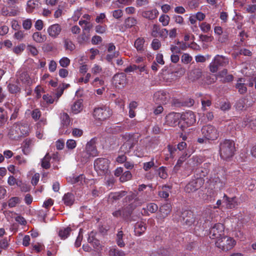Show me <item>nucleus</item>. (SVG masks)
Returning a JSON list of instances; mask_svg holds the SVG:
<instances>
[{
    "mask_svg": "<svg viewBox=\"0 0 256 256\" xmlns=\"http://www.w3.org/2000/svg\"><path fill=\"white\" fill-rule=\"evenodd\" d=\"M136 142L134 139L131 137L130 138L120 147V150L124 152H129L130 150L134 147Z\"/></svg>",
    "mask_w": 256,
    "mask_h": 256,
    "instance_id": "412c9836",
    "label": "nucleus"
},
{
    "mask_svg": "<svg viewBox=\"0 0 256 256\" xmlns=\"http://www.w3.org/2000/svg\"><path fill=\"white\" fill-rule=\"evenodd\" d=\"M34 27L36 30H42L44 27V23L42 20H37L35 22Z\"/></svg>",
    "mask_w": 256,
    "mask_h": 256,
    "instance_id": "774afa93",
    "label": "nucleus"
},
{
    "mask_svg": "<svg viewBox=\"0 0 256 256\" xmlns=\"http://www.w3.org/2000/svg\"><path fill=\"white\" fill-rule=\"evenodd\" d=\"M212 182L214 183V188L218 189L222 188L226 184L224 178L220 179L218 176L212 178Z\"/></svg>",
    "mask_w": 256,
    "mask_h": 256,
    "instance_id": "c756f323",
    "label": "nucleus"
},
{
    "mask_svg": "<svg viewBox=\"0 0 256 256\" xmlns=\"http://www.w3.org/2000/svg\"><path fill=\"white\" fill-rule=\"evenodd\" d=\"M71 230L70 227L62 228L59 230L58 236L62 239L64 240L70 235Z\"/></svg>",
    "mask_w": 256,
    "mask_h": 256,
    "instance_id": "4c0bfd02",
    "label": "nucleus"
},
{
    "mask_svg": "<svg viewBox=\"0 0 256 256\" xmlns=\"http://www.w3.org/2000/svg\"><path fill=\"white\" fill-rule=\"evenodd\" d=\"M62 202L66 206H72L74 202V196L70 192L65 194L62 197Z\"/></svg>",
    "mask_w": 256,
    "mask_h": 256,
    "instance_id": "393cba45",
    "label": "nucleus"
},
{
    "mask_svg": "<svg viewBox=\"0 0 256 256\" xmlns=\"http://www.w3.org/2000/svg\"><path fill=\"white\" fill-rule=\"evenodd\" d=\"M204 179L195 178L190 181L185 187L186 192H192L200 189L204 184Z\"/></svg>",
    "mask_w": 256,
    "mask_h": 256,
    "instance_id": "f8f14e48",
    "label": "nucleus"
},
{
    "mask_svg": "<svg viewBox=\"0 0 256 256\" xmlns=\"http://www.w3.org/2000/svg\"><path fill=\"white\" fill-rule=\"evenodd\" d=\"M126 193L124 191H122L118 192H115L110 194V198L113 199L114 200H118L122 196L126 195Z\"/></svg>",
    "mask_w": 256,
    "mask_h": 256,
    "instance_id": "37998d69",
    "label": "nucleus"
},
{
    "mask_svg": "<svg viewBox=\"0 0 256 256\" xmlns=\"http://www.w3.org/2000/svg\"><path fill=\"white\" fill-rule=\"evenodd\" d=\"M62 30L61 26L58 24H55L49 26L47 29L48 36L52 38H57Z\"/></svg>",
    "mask_w": 256,
    "mask_h": 256,
    "instance_id": "f3484780",
    "label": "nucleus"
},
{
    "mask_svg": "<svg viewBox=\"0 0 256 256\" xmlns=\"http://www.w3.org/2000/svg\"><path fill=\"white\" fill-rule=\"evenodd\" d=\"M82 109V102L80 100L75 102L71 106V110L74 114L79 113Z\"/></svg>",
    "mask_w": 256,
    "mask_h": 256,
    "instance_id": "c9c22d12",
    "label": "nucleus"
},
{
    "mask_svg": "<svg viewBox=\"0 0 256 256\" xmlns=\"http://www.w3.org/2000/svg\"><path fill=\"white\" fill-rule=\"evenodd\" d=\"M224 226L220 223L215 224L210 229L208 236L211 239H218L224 236Z\"/></svg>",
    "mask_w": 256,
    "mask_h": 256,
    "instance_id": "9d476101",
    "label": "nucleus"
},
{
    "mask_svg": "<svg viewBox=\"0 0 256 256\" xmlns=\"http://www.w3.org/2000/svg\"><path fill=\"white\" fill-rule=\"evenodd\" d=\"M236 151L235 143L230 140L226 139L220 142L219 154L221 158L227 160L232 158Z\"/></svg>",
    "mask_w": 256,
    "mask_h": 256,
    "instance_id": "f03ea898",
    "label": "nucleus"
},
{
    "mask_svg": "<svg viewBox=\"0 0 256 256\" xmlns=\"http://www.w3.org/2000/svg\"><path fill=\"white\" fill-rule=\"evenodd\" d=\"M63 42L66 50L72 51L76 48L75 45L74 44L72 41L68 38H64L63 39Z\"/></svg>",
    "mask_w": 256,
    "mask_h": 256,
    "instance_id": "ea45409f",
    "label": "nucleus"
},
{
    "mask_svg": "<svg viewBox=\"0 0 256 256\" xmlns=\"http://www.w3.org/2000/svg\"><path fill=\"white\" fill-rule=\"evenodd\" d=\"M144 42L145 40L143 38H138L135 40L134 46L135 48L136 49L137 51L140 52H144Z\"/></svg>",
    "mask_w": 256,
    "mask_h": 256,
    "instance_id": "c85d7f7f",
    "label": "nucleus"
},
{
    "mask_svg": "<svg viewBox=\"0 0 256 256\" xmlns=\"http://www.w3.org/2000/svg\"><path fill=\"white\" fill-rule=\"evenodd\" d=\"M208 172V169L203 168H196L195 171V178L204 179V178L207 175Z\"/></svg>",
    "mask_w": 256,
    "mask_h": 256,
    "instance_id": "2f4dec72",
    "label": "nucleus"
},
{
    "mask_svg": "<svg viewBox=\"0 0 256 256\" xmlns=\"http://www.w3.org/2000/svg\"><path fill=\"white\" fill-rule=\"evenodd\" d=\"M32 37L33 40L38 43H42L46 40V36L38 32H34Z\"/></svg>",
    "mask_w": 256,
    "mask_h": 256,
    "instance_id": "473e14b6",
    "label": "nucleus"
},
{
    "mask_svg": "<svg viewBox=\"0 0 256 256\" xmlns=\"http://www.w3.org/2000/svg\"><path fill=\"white\" fill-rule=\"evenodd\" d=\"M171 210L172 206L168 202L164 204L160 208V211L163 218L167 216L170 213Z\"/></svg>",
    "mask_w": 256,
    "mask_h": 256,
    "instance_id": "bb28decb",
    "label": "nucleus"
},
{
    "mask_svg": "<svg viewBox=\"0 0 256 256\" xmlns=\"http://www.w3.org/2000/svg\"><path fill=\"white\" fill-rule=\"evenodd\" d=\"M85 150L88 152L92 157L97 155V150L96 146H94V142L92 140H91L87 143Z\"/></svg>",
    "mask_w": 256,
    "mask_h": 256,
    "instance_id": "a878e982",
    "label": "nucleus"
},
{
    "mask_svg": "<svg viewBox=\"0 0 256 256\" xmlns=\"http://www.w3.org/2000/svg\"><path fill=\"white\" fill-rule=\"evenodd\" d=\"M146 210L150 213H154L158 210V206L154 203H150L147 205Z\"/></svg>",
    "mask_w": 256,
    "mask_h": 256,
    "instance_id": "09e8293b",
    "label": "nucleus"
},
{
    "mask_svg": "<svg viewBox=\"0 0 256 256\" xmlns=\"http://www.w3.org/2000/svg\"><path fill=\"white\" fill-rule=\"evenodd\" d=\"M236 88L238 89V92L240 94H244L246 92L247 88L245 84V80L244 78H240L237 80Z\"/></svg>",
    "mask_w": 256,
    "mask_h": 256,
    "instance_id": "5701e85b",
    "label": "nucleus"
},
{
    "mask_svg": "<svg viewBox=\"0 0 256 256\" xmlns=\"http://www.w3.org/2000/svg\"><path fill=\"white\" fill-rule=\"evenodd\" d=\"M186 121V122L190 124H192L195 123L196 116L194 113L192 111L186 112L184 114L182 115L181 118Z\"/></svg>",
    "mask_w": 256,
    "mask_h": 256,
    "instance_id": "b1692460",
    "label": "nucleus"
},
{
    "mask_svg": "<svg viewBox=\"0 0 256 256\" xmlns=\"http://www.w3.org/2000/svg\"><path fill=\"white\" fill-rule=\"evenodd\" d=\"M60 119L61 124L64 127H68L71 122V120L68 114L65 112L60 113Z\"/></svg>",
    "mask_w": 256,
    "mask_h": 256,
    "instance_id": "cd10ccee",
    "label": "nucleus"
},
{
    "mask_svg": "<svg viewBox=\"0 0 256 256\" xmlns=\"http://www.w3.org/2000/svg\"><path fill=\"white\" fill-rule=\"evenodd\" d=\"M148 200V198H145L144 200H141L139 198H136L134 202L132 204V206L136 208L138 206H141L146 200Z\"/></svg>",
    "mask_w": 256,
    "mask_h": 256,
    "instance_id": "13d9d810",
    "label": "nucleus"
},
{
    "mask_svg": "<svg viewBox=\"0 0 256 256\" xmlns=\"http://www.w3.org/2000/svg\"><path fill=\"white\" fill-rule=\"evenodd\" d=\"M110 256H125L124 252L122 250L116 248H112L109 252Z\"/></svg>",
    "mask_w": 256,
    "mask_h": 256,
    "instance_id": "79ce46f5",
    "label": "nucleus"
},
{
    "mask_svg": "<svg viewBox=\"0 0 256 256\" xmlns=\"http://www.w3.org/2000/svg\"><path fill=\"white\" fill-rule=\"evenodd\" d=\"M109 161L106 158H98L94 160V168L100 176L106 174L109 172Z\"/></svg>",
    "mask_w": 256,
    "mask_h": 256,
    "instance_id": "39448f33",
    "label": "nucleus"
},
{
    "mask_svg": "<svg viewBox=\"0 0 256 256\" xmlns=\"http://www.w3.org/2000/svg\"><path fill=\"white\" fill-rule=\"evenodd\" d=\"M229 63L228 58L222 55H216L210 63L208 68L211 72H218L220 67H224Z\"/></svg>",
    "mask_w": 256,
    "mask_h": 256,
    "instance_id": "20e7f679",
    "label": "nucleus"
},
{
    "mask_svg": "<svg viewBox=\"0 0 256 256\" xmlns=\"http://www.w3.org/2000/svg\"><path fill=\"white\" fill-rule=\"evenodd\" d=\"M235 240L232 238L222 236L217 239L215 242L216 247L224 251H228L235 245Z\"/></svg>",
    "mask_w": 256,
    "mask_h": 256,
    "instance_id": "0eeeda50",
    "label": "nucleus"
},
{
    "mask_svg": "<svg viewBox=\"0 0 256 256\" xmlns=\"http://www.w3.org/2000/svg\"><path fill=\"white\" fill-rule=\"evenodd\" d=\"M29 128L26 124L16 123L9 130L8 135L10 138L18 140L28 133Z\"/></svg>",
    "mask_w": 256,
    "mask_h": 256,
    "instance_id": "7ed1b4c3",
    "label": "nucleus"
},
{
    "mask_svg": "<svg viewBox=\"0 0 256 256\" xmlns=\"http://www.w3.org/2000/svg\"><path fill=\"white\" fill-rule=\"evenodd\" d=\"M112 114V111L110 108L103 105L96 108L93 112L94 116L100 120H104L109 118Z\"/></svg>",
    "mask_w": 256,
    "mask_h": 256,
    "instance_id": "423d86ee",
    "label": "nucleus"
},
{
    "mask_svg": "<svg viewBox=\"0 0 256 256\" xmlns=\"http://www.w3.org/2000/svg\"><path fill=\"white\" fill-rule=\"evenodd\" d=\"M182 117L180 113L170 112L166 116L165 124L170 126H175L180 122V120Z\"/></svg>",
    "mask_w": 256,
    "mask_h": 256,
    "instance_id": "4468645a",
    "label": "nucleus"
},
{
    "mask_svg": "<svg viewBox=\"0 0 256 256\" xmlns=\"http://www.w3.org/2000/svg\"><path fill=\"white\" fill-rule=\"evenodd\" d=\"M124 234L122 230H119L116 234V242L118 246L120 248L125 246V243L123 240Z\"/></svg>",
    "mask_w": 256,
    "mask_h": 256,
    "instance_id": "a19ab883",
    "label": "nucleus"
},
{
    "mask_svg": "<svg viewBox=\"0 0 256 256\" xmlns=\"http://www.w3.org/2000/svg\"><path fill=\"white\" fill-rule=\"evenodd\" d=\"M33 140L30 138H26L24 142L22 151L25 154L30 152V147L33 145Z\"/></svg>",
    "mask_w": 256,
    "mask_h": 256,
    "instance_id": "f704fd0d",
    "label": "nucleus"
},
{
    "mask_svg": "<svg viewBox=\"0 0 256 256\" xmlns=\"http://www.w3.org/2000/svg\"><path fill=\"white\" fill-rule=\"evenodd\" d=\"M8 91L12 94H18L20 92L21 88L17 84L10 83L7 86Z\"/></svg>",
    "mask_w": 256,
    "mask_h": 256,
    "instance_id": "e433bc0d",
    "label": "nucleus"
},
{
    "mask_svg": "<svg viewBox=\"0 0 256 256\" xmlns=\"http://www.w3.org/2000/svg\"><path fill=\"white\" fill-rule=\"evenodd\" d=\"M113 81L116 86L124 87L126 82V74L122 72L115 74L113 77Z\"/></svg>",
    "mask_w": 256,
    "mask_h": 256,
    "instance_id": "aec40b11",
    "label": "nucleus"
},
{
    "mask_svg": "<svg viewBox=\"0 0 256 256\" xmlns=\"http://www.w3.org/2000/svg\"><path fill=\"white\" fill-rule=\"evenodd\" d=\"M180 220L184 224L188 226H194V228H196V217H194L192 212L189 210H184L182 212L180 216Z\"/></svg>",
    "mask_w": 256,
    "mask_h": 256,
    "instance_id": "1a4fd4ad",
    "label": "nucleus"
},
{
    "mask_svg": "<svg viewBox=\"0 0 256 256\" xmlns=\"http://www.w3.org/2000/svg\"><path fill=\"white\" fill-rule=\"evenodd\" d=\"M201 132L202 136L208 140H216L219 136V132L218 129L211 124L203 126Z\"/></svg>",
    "mask_w": 256,
    "mask_h": 256,
    "instance_id": "6e6552de",
    "label": "nucleus"
},
{
    "mask_svg": "<svg viewBox=\"0 0 256 256\" xmlns=\"http://www.w3.org/2000/svg\"><path fill=\"white\" fill-rule=\"evenodd\" d=\"M59 63L62 67L66 68L70 65V60L66 57H63L60 60Z\"/></svg>",
    "mask_w": 256,
    "mask_h": 256,
    "instance_id": "5fc2aeb1",
    "label": "nucleus"
},
{
    "mask_svg": "<svg viewBox=\"0 0 256 256\" xmlns=\"http://www.w3.org/2000/svg\"><path fill=\"white\" fill-rule=\"evenodd\" d=\"M158 11L156 8L146 9L141 12L142 16L148 20H154L158 17Z\"/></svg>",
    "mask_w": 256,
    "mask_h": 256,
    "instance_id": "6ab92c4d",
    "label": "nucleus"
},
{
    "mask_svg": "<svg viewBox=\"0 0 256 256\" xmlns=\"http://www.w3.org/2000/svg\"><path fill=\"white\" fill-rule=\"evenodd\" d=\"M216 207H206L201 215L196 216V228L198 230H204L207 228V224L214 218V209Z\"/></svg>",
    "mask_w": 256,
    "mask_h": 256,
    "instance_id": "f257e3e1",
    "label": "nucleus"
},
{
    "mask_svg": "<svg viewBox=\"0 0 256 256\" xmlns=\"http://www.w3.org/2000/svg\"><path fill=\"white\" fill-rule=\"evenodd\" d=\"M32 20L27 18L22 22V27L26 30H29L32 28Z\"/></svg>",
    "mask_w": 256,
    "mask_h": 256,
    "instance_id": "8fccbe9b",
    "label": "nucleus"
},
{
    "mask_svg": "<svg viewBox=\"0 0 256 256\" xmlns=\"http://www.w3.org/2000/svg\"><path fill=\"white\" fill-rule=\"evenodd\" d=\"M57 64L53 60H50L48 64V69L50 72H54L56 69Z\"/></svg>",
    "mask_w": 256,
    "mask_h": 256,
    "instance_id": "338daca9",
    "label": "nucleus"
},
{
    "mask_svg": "<svg viewBox=\"0 0 256 256\" xmlns=\"http://www.w3.org/2000/svg\"><path fill=\"white\" fill-rule=\"evenodd\" d=\"M200 27L201 29V30L205 33L208 32H210L211 30V26L209 24H208L206 22H202L200 26Z\"/></svg>",
    "mask_w": 256,
    "mask_h": 256,
    "instance_id": "3c124183",
    "label": "nucleus"
},
{
    "mask_svg": "<svg viewBox=\"0 0 256 256\" xmlns=\"http://www.w3.org/2000/svg\"><path fill=\"white\" fill-rule=\"evenodd\" d=\"M137 24V20L134 18H128L125 20V26L127 28H131Z\"/></svg>",
    "mask_w": 256,
    "mask_h": 256,
    "instance_id": "c03bdc74",
    "label": "nucleus"
},
{
    "mask_svg": "<svg viewBox=\"0 0 256 256\" xmlns=\"http://www.w3.org/2000/svg\"><path fill=\"white\" fill-rule=\"evenodd\" d=\"M160 30V26L157 24H154L152 30V36L154 38H156L158 36Z\"/></svg>",
    "mask_w": 256,
    "mask_h": 256,
    "instance_id": "603ef678",
    "label": "nucleus"
},
{
    "mask_svg": "<svg viewBox=\"0 0 256 256\" xmlns=\"http://www.w3.org/2000/svg\"><path fill=\"white\" fill-rule=\"evenodd\" d=\"M17 186L20 187V190L23 192H27L30 190V186L27 184L22 183L20 180L18 182Z\"/></svg>",
    "mask_w": 256,
    "mask_h": 256,
    "instance_id": "864d4df0",
    "label": "nucleus"
},
{
    "mask_svg": "<svg viewBox=\"0 0 256 256\" xmlns=\"http://www.w3.org/2000/svg\"><path fill=\"white\" fill-rule=\"evenodd\" d=\"M22 104L20 100L18 98H15L11 100L10 103L6 104V106L11 111H14L12 115L11 118H16L17 116V114L18 110L21 107Z\"/></svg>",
    "mask_w": 256,
    "mask_h": 256,
    "instance_id": "2eb2a0df",
    "label": "nucleus"
},
{
    "mask_svg": "<svg viewBox=\"0 0 256 256\" xmlns=\"http://www.w3.org/2000/svg\"><path fill=\"white\" fill-rule=\"evenodd\" d=\"M222 201L224 206L228 209L236 208L240 204L238 198L236 196L230 198L226 194L223 196Z\"/></svg>",
    "mask_w": 256,
    "mask_h": 256,
    "instance_id": "dca6fc26",
    "label": "nucleus"
},
{
    "mask_svg": "<svg viewBox=\"0 0 256 256\" xmlns=\"http://www.w3.org/2000/svg\"><path fill=\"white\" fill-rule=\"evenodd\" d=\"M66 145L68 149H74L76 148V144L74 140L70 139L67 140Z\"/></svg>",
    "mask_w": 256,
    "mask_h": 256,
    "instance_id": "0e129e2a",
    "label": "nucleus"
},
{
    "mask_svg": "<svg viewBox=\"0 0 256 256\" xmlns=\"http://www.w3.org/2000/svg\"><path fill=\"white\" fill-rule=\"evenodd\" d=\"M41 6L40 0H29L27 2L26 10L28 13L31 14L38 10Z\"/></svg>",
    "mask_w": 256,
    "mask_h": 256,
    "instance_id": "a211bd4d",
    "label": "nucleus"
},
{
    "mask_svg": "<svg viewBox=\"0 0 256 256\" xmlns=\"http://www.w3.org/2000/svg\"><path fill=\"white\" fill-rule=\"evenodd\" d=\"M102 71V68L98 65L97 64H94L92 68V72L94 74H98L100 73Z\"/></svg>",
    "mask_w": 256,
    "mask_h": 256,
    "instance_id": "69168bd1",
    "label": "nucleus"
},
{
    "mask_svg": "<svg viewBox=\"0 0 256 256\" xmlns=\"http://www.w3.org/2000/svg\"><path fill=\"white\" fill-rule=\"evenodd\" d=\"M51 157L48 154H46L42 160L41 166L44 169H48L50 167V160Z\"/></svg>",
    "mask_w": 256,
    "mask_h": 256,
    "instance_id": "58836bf2",
    "label": "nucleus"
},
{
    "mask_svg": "<svg viewBox=\"0 0 256 256\" xmlns=\"http://www.w3.org/2000/svg\"><path fill=\"white\" fill-rule=\"evenodd\" d=\"M20 202V200L17 197H13L10 199L8 202V206L10 208H13L16 206V205Z\"/></svg>",
    "mask_w": 256,
    "mask_h": 256,
    "instance_id": "6e6d98bb",
    "label": "nucleus"
},
{
    "mask_svg": "<svg viewBox=\"0 0 256 256\" xmlns=\"http://www.w3.org/2000/svg\"><path fill=\"white\" fill-rule=\"evenodd\" d=\"M132 178V174L130 172L126 171L124 172L120 178L121 182H124L126 181L129 180Z\"/></svg>",
    "mask_w": 256,
    "mask_h": 256,
    "instance_id": "49530a36",
    "label": "nucleus"
},
{
    "mask_svg": "<svg viewBox=\"0 0 256 256\" xmlns=\"http://www.w3.org/2000/svg\"><path fill=\"white\" fill-rule=\"evenodd\" d=\"M192 60V57L188 54H184L182 56V62L184 64H188Z\"/></svg>",
    "mask_w": 256,
    "mask_h": 256,
    "instance_id": "bf43d9fd",
    "label": "nucleus"
},
{
    "mask_svg": "<svg viewBox=\"0 0 256 256\" xmlns=\"http://www.w3.org/2000/svg\"><path fill=\"white\" fill-rule=\"evenodd\" d=\"M245 106L244 100L241 99L238 100L236 104V108L238 110H242Z\"/></svg>",
    "mask_w": 256,
    "mask_h": 256,
    "instance_id": "680f3d73",
    "label": "nucleus"
},
{
    "mask_svg": "<svg viewBox=\"0 0 256 256\" xmlns=\"http://www.w3.org/2000/svg\"><path fill=\"white\" fill-rule=\"evenodd\" d=\"M91 156L86 150L80 152L78 155V159L82 163H86L88 162Z\"/></svg>",
    "mask_w": 256,
    "mask_h": 256,
    "instance_id": "72a5a7b5",
    "label": "nucleus"
},
{
    "mask_svg": "<svg viewBox=\"0 0 256 256\" xmlns=\"http://www.w3.org/2000/svg\"><path fill=\"white\" fill-rule=\"evenodd\" d=\"M146 230V224L142 222H137L134 226V232L137 236H140Z\"/></svg>",
    "mask_w": 256,
    "mask_h": 256,
    "instance_id": "4be33fe9",
    "label": "nucleus"
},
{
    "mask_svg": "<svg viewBox=\"0 0 256 256\" xmlns=\"http://www.w3.org/2000/svg\"><path fill=\"white\" fill-rule=\"evenodd\" d=\"M151 46L154 50H158L160 48V42L158 39L154 38L152 41Z\"/></svg>",
    "mask_w": 256,
    "mask_h": 256,
    "instance_id": "4d7b16f0",
    "label": "nucleus"
},
{
    "mask_svg": "<svg viewBox=\"0 0 256 256\" xmlns=\"http://www.w3.org/2000/svg\"><path fill=\"white\" fill-rule=\"evenodd\" d=\"M14 38L19 40H21L25 36V34L23 31L18 30L14 33Z\"/></svg>",
    "mask_w": 256,
    "mask_h": 256,
    "instance_id": "e2e57ef3",
    "label": "nucleus"
},
{
    "mask_svg": "<svg viewBox=\"0 0 256 256\" xmlns=\"http://www.w3.org/2000/svg\"><path fill=\"white\" fill-rule=\"evenodd\" d=\"M202 76V70L200 68L192 70L189 75V78L194 81L199 79Z\"/></svg>",
    "mask_w": 256,
    "mask_h": 256,
    "instance_id": "7c9ffc66",
    "label": "nucleus"
},
{
    "mask_svg": "<svg viewBox=\"0 0 256 256\" xmlns=\"http://www.w3.org/2000/svg\"><path fill=\"white\" fill-rule=\"evenodd\" d=\"M190 156V154H188L187 153L184 154L178 160L177 163L176 165V166H180L183 162L186 160V158H188Z\"/></svg>",
    "mask_w": 256,
    "mask_h": 256,
    "instance_id": "052dcab7",
    "label": "nucleus"
},
{
    "mask_svg": "<svg viewBox=\"0 0 256 256\" xmlns=\"http://www.w3.org/2000/svg\"><path fill=\"white\" fill-rule=\"evenodd\" d=\"M31 116L34 121H37L41 116V112L38 108H35L31 112Z\"/></svg>",
    "mask_w": 256,
    "mask_h": 256,
    "instance_id": "a18cd8bd",
    "label": "nucleus"
},
{
    "mask_svg": "<svg viewBox=\"0 0 256 256\" xmlns=\"http://www.w3.org/2000/svg\"><path fill=\"white\" fill-rule=\"evenodd\" d=\"M170 18L168 15L162 14L159 18V21L162 22L163 26H166L168 24Z\"/></svg>",
    "mask_w": 256,
    "mask_h": 256,
    "instance_id": "de8ad7c7",
    "label": "nucleus"
},
{
    "mask_svg": "<svg viewBox=\"0 0 256 256\" xmlns=\"http://www.w3.org/2000/svg\"><path fill=\"white\" fill-rule=\"evenodd\" d=\"M16 82L18 84L22 83L24 86H28L32 84V80L28 72L22 70H20L17 72L16 75Z\"/></svg>",
    "mask_w": 256,
    "mask_h": 256,
    "instance_id": "9b49d317",
    "label": "nucleus"
},
{
    "mask_svg": "<svg viewBox=\"0 0 256 256\" xmlns=\"http://www.w3.org/2000/svg\"><path fill=\"white\" fill-rule=\"evenodd\" d=\"M170 98L169 94L164 90L158 91L154 95V99L158 104H166L169 102Z\"/></svg>",
    "mask_w": 256,
    "mask_h": 256,
    "instance_id": "ddd939ff",
    "label": "nucleus"
}]
</instances>
